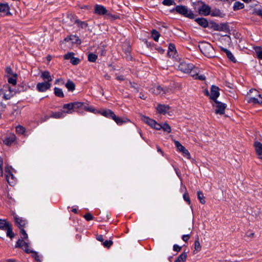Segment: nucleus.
I'll list each match as a JSON object with an SVG mask.
<instances>
[{"label":"nucleus","instance_id":"nucleus-17","mask_svg":"<svg viewBox=\"0 0 262 262\" xmlns=\"http://www.w3.org/2000/svg\"><path fill=\"white\" fill-rule=\"evenodd\" d=\"M41 77L46 82H49V83H50L52 81V78L50 73L47 71H45L41 72Z\"/></svg>","mask_w":262,"mask_h":262},{"label":"nucleus","instance_id":"nucleus-43","mask_svg":"<svg viewBox=\"0 0 262 262\" xmlns=\"http://www.w3.org/2000/svg\"><path fill=\"white\" fill-rule=\"evenodd\" d=\"M6 72L7 73V77L12 76L14 74H17L15 73H13L11 68L9 67H8L6 68Z\"/></svg>","mask_w":262,"mask_h":262},{"label":"nucleus","instance_id":"nucleus-41","mask_svg":"<svg viewBox=\"0 0 262 262\" xmlns=\"http://www.w3.org/2000/svg\"><path fill=\"white\" fill-rule=\"evenodd\" d=\"M63 108L68 109V111L66 112L67 113H71L72 112L71 111L74 109L73 103L64 104L63 105Z\"/></svg>","mask_w":262,"mask_h":262},{"label":"nucleus","instance_id":"nucleus-47","mask_svg":"<svg viewBox=\"0 0 262 262\" xmlns=\"http://www.w3.org/2000/svg\"><path fill=\"white\" fill-rule=\"evenodd\" d=\"M162 3L165 6H171L174 4V2L173 0H164Z\"/></svg>","mask_w":262,"mask_h":262},{"label":"nucleus","instance_id":"nucleus-53","mask_svg":"<svg viewBox=\"0 0 262 262\" xmlns=\"http://www.w3.org/2000/svg\"><path fill=\"white\" fill-rule=\"evenodd\" d=\"M53 116L55 118H60L63 117V113L61 112H58L54 114Z\"/></svg>","mask_w":262,"mask_h":262},{"label":"nucleus","instance_id":"nucleus-21","mask_svg":"<svg viewBox=\"0 0 262 262\" xmlns=\"http://www.w3.org/2000/svg\"><path fill=\"white\" fill-rule=\"evenodd\" d=\"M248 102L249 103H252L254 104H260L262 103V98L261 97L260 95H258V97H250L248 100Z\"/></svg>","mask_w":262,"mask_h":262},{"label":"nucleus","instance_id":"nucleus-28","mask_svg":"<svg viewBox=\"0 0 262 262\" xmlns=\"http://www.w3.org/2000/svg\"><path fill=\"white\" fill-rule=\"evenodd\" d=\"M224 51L225 52L227 56L230 61L234 63L236 62V60L235 58L230 51L227 49H224Z\"/></svg>","mask_w":262,"mask_h":262},{"label":"nucleus","instance_id":"nucleus-15","mask_svg":"<svg viewBox=\"0 0 262 262\" xmlns=\"http://www.w3.org/2000/svg\"><path fill=\"white\" fill-rule=\"evenodd\" d=\"M199 12L200 14L206 16L210 12V8L209 6L203 4L199 9Z\"/></svg>","mask_w":262,"mask_h":262},{"label":"nucleus","instance_id":"nucleus-48","mask_svg":"<svg viewBox=\"0 0 262 262\" xmlns=\"http://www.w3.org/2000/svg\"><path fill=\"white\" fill-rule=\"evenodd\" d=\"M85 219L88 221L93 219V216L90 213H87L84 215Z\"/></svg>","mask_w":262,"mask_h":262},{"label":"nucleus","instance_id":"nucleus-56","mask_svg":"<svg viewBox=\"0 0 262 262\" xmlns=\"http://www.w3.org/2000/svg\"><path fill=\"white\" fill-rule=\"evenodd\" d=\"M106 17L107 18H109L111 20L115 19L117 18L116 16L113 15L111 14V13H108L107 12L106 14Z\"/></svg>","mask_w":262,"mask_h":262},{"label":"nucleus","instance_id":"nucleus-32","mask_svg":"<svg viewBox=\"0 0 262 262\" xmlns=\"http://www.w3.org/2000/svg\"><path fill=\"white\" fill-rule=\"evenodd\" d=\"M188 73H189L191 76L195 79H197L199 73V70L193 66L192 69L190 70V72H189Z\"/></svg>","mask_w":262,"mask_h":262},{"label":"nucleus","instance_id":"nucleus-55","mask_svg":"<svg viewBox=\"0 0 262 262\" xmlns=\"http://www.w3.org/2000/svg\"><path fill=\"white\" fill-rule=\"evenodd\" d=\"M213 29L214 30H216V31H222L223 30V26H220L218 25H215L213 26Z\"/></svg>","mask_w":262,"mask_h":262},{"label":"nucleus","instance_id":"nucleus-10","mask_svg":"<svg viewBox=\"0 0 262 262\" xmlns=\"http://www.w3.org/2000/svg\"><path fill=\"white\" fill-rule=\"evenodd\" d=\"M5 171L6 172V178L8 183L10 185H13L15 184V178L12 173V172L10 171L8 168H5Z\"/></svg>","mask_w":262,"mask_h":262},{"label":"nucleus","instance_id":"nucleus-61","mask_svg":"<svg viewBox=\"0 0 262 262\" xmlns=\"http://www.w3.org/2000/svg\"><path fill=\"white\" fill-rule=\"evenodd\" d=\"M5 94V91L3 90V87L0 89V99H4L3 95Z\"/></svg>","mask_w":262,"mask_h":262},{"label":"nucleus","instance_id":"nucleus-38","mask_svg":"<svg viewBox=\"0 0 262 262\" xmlns=\"http://www.w3.org/2000/svg\"><path fill=\"white\" fill-rule=\"evenodd\" d=\"M174 142L177 148V150L181 152L183 150H184L185 149V147L184 146H183L178 141L174 140Z\"/></svg>","mask_w":262,"mask_h":262},{"label":"nucleus","instance_id":"nucleus-51","mask_svg":"<svg viewBox=\"0 0 262 262\" xmlns=\"http://www.w3.org/2000/svg\"><path fill=\"white\" fill-rule=\"evenodd\" d=\"M74 57V53L72 52L69 53L64 55V58L66 59H71Z\"/></svg>","mask_w":262,"mask_h":262},{"label":"nucleus","instance_id":"nucleus-7","mask_svg":"<svg viewBox=\"0 0 262 262\" xmlns=\"http://www.w3.org/2000/svg\"><path fill=\"white\" fill-rule=\"evenodd\" d=\"M193 68V64L188 63L185 61L181 62L178 67V69L180 71L185 73H188L190 70L192 69Z\"/></svg>","mask_w":262,"mask_h":262},{"label":"nucleus","instance_id":"nucleus-57","mask_svg":"<svg viewBox=\"0 0 262 262\" xmlns=\"http://www.w3.org/2000/svg\"><path fill=\"white\" fill-rule=\"evenodd\" d=\"M84 110L90 112H95V109L92 107L84 106Z\"/></svg>","mask_w":262,"mask_h":262},{"label":"nucleus","instance_id":"nucleus-3","mask_svg":"<svg viewBox=\"0 0 262 262\" xmlns=\"http://www.w3.org/2000/svg\"><path fill=\"white\" fill-rule=\"evenodd\" d=\"M0 229L6 231L7 236L10 238L12 239L14 236V234L12 232V226L6 220L0 219Z\"/></svg>","mask_w":262,"mask_h":262},{"label":"nucleus","instance_id":"nucleus-45","mask_svg":"<svg viewBox=\"0 0 262 262\" xmlns=\"http://www.w3.org/2000/svg\"><path fill=\"white\" fill-rule=\"evenodd\" d=\"M74 108H78L83 106V103L81 102H75L73 103Z\"/></svg>","mask_w":262,"mask_h":262},{"label":"nucleus","instance_id":"nucleus-62","mask_svg":"<svg viewBox=\"0 0 262 262\" xmlns=\"http://www.w3.org/2000/svg\"><path fill=\"white\" fill-rule=\"evenodd\" d=\"M197 79H200V80H205V76H204V75H200L198 74V78H197Z\"/></svg>","mask_w":262,"mask_h":262},{"label":"nucleus","instance_id":"nucleus-9","mask_svg":"<svg viewBox=\"0 0 262 262\" xmlns=\"http://www.w3.org/2000/svg\"><path fill=\"white\" fill-rule=\"evenodd\" d=\"M150 91L151 93L157 95H163L169 92V89L168 88H163L160 85L153 87Z\"/></svg>","mask_w":262,"mask_h":262},{"label":"nucleus","instance_id":"nucleus-30","mask_svg":"<svg viewBox=\"0 0 262 262\" xmlns=\"http://www.w3.org/2000/svg\"><path fill=\"white\" fill-rule=\"evenodd\" d=\"M194 252H195V251L196 252H199L201 250V249H202V247H201V244L199 242V237H197L195 242H194Z\"/></svg>","mask_w":262,"mask_h":262},{"label":"nucleus","instance_id":"nucleus-2","mask_svg":"<svg viewBox=\"0 0 262 262\" xmlns=\"http://www.w3.org/2000/svg\"><path fill=\"white\" fill-rule=\"evenodd\" d=\"M174 10L178 13L184 15L185 17H188L190 19L194 18V15L190 9H188L186 6L180 5L177 6Z\"/></svg>","mask_w":262,"mask_h":262},{"label":"nucleus","instance_id":"nucleus-52","mask_svg":"<svg viewBox=\"0 0 262 262\" xmlns=\"http://www.w3.org/2000/svg\"><path fill=\"white\" fill-rule=\"evenodd\" d=\"M113 244V242L112 241H105L103 245L105 247H110Z\"/></svg>","mask_w":262,"mask_h":262},{"label":"nucleus","instance_id":"nucleus-8","mask_svg":"<svg viewBox=\"0 0 262 262\" xmlns=\"http://www.w3.org/2000/svg\"><path fill=\"white\" fill-rule=\"evenodd\" d=\"M51 84L49 82H39L36 85V89L39 92H44L50 89Z\"/></svg>","mask_w":262,"mask_h":262},{"label":"nucleus","instance_id":"nucleus-20","mask_svg":"<svg viewBox=\"0 0 262 262\" xmlns=\"http://www.w3.org/2000/svg\"><path fill=\"white\" fill-rule=\"evenodd\" d=\"M74 22L77 24V27L79 29H84L88 27V24L86 21H83L78 19H74Z\"/></svg>","mask_w":262,"mask_h":262},{"label":"nucleus","instance_id":"nucleus-59","mask_svg":"<svg viewBox=\"0 0 262 262\" xmlns=\"http://www.w3.org/2000/svg\"><path fill=\"white\" fill-rule=\"evenodd\" d=\"M254 13L258 15L262 16V9L255 10Z\"/></svg>","mask_w":262,"mask_h":262},{"label":"nucleus","instance_id":"nucleus-12","mask_svg":"<svg viewBox=\"0 0 262 262\" xmlns=\"http://www.w3.org/2000/svg\"><path fill=\"white\" fill-rule=\"evenodd\" d=\"M24 239V238H22ZM16 247H20L21 248L24 250H25L27 253L31 252V250L29 249V246L28 243L24 241L23 239H19L16 245Z\"/></svg>","mask_w":262,"mask_h":262},{"label":"nucleus","instance_id":"nucleus-18","mask_svg":"<svg viewBox=\"0 0 262 262\" xmlns=\"http://www.w3.org/2000/svg\"><path fill=\"white\" fill-rule=\"evenodd\" d=\"M169 110V106L168 105L159 104L157 107L158 112L162 114H165Z\"/></svg>","mask_w":262,"mask_h":262},{"label":"nucleus","instance_id":"nucleus-49","mask_svg":"<svg viewBox=\"0 0 262 262\" xmlns=\"http://www.w3.org/2000/svg\"><path fill=\"white\" fill-rule=\"evenodd\" d=\"M80 60L78 58L73 57L71 59V62L74 64L76 65L79 63Z\"/></svg>","mask_w":262,"mask_h":262},{"label":"nucleus","instance_id":"nucleus-54","mask_svg":"<svg viewBox=\"0 0 262 262\" xmlns=\"http://www.w3.org/2000/svg\"><path fill=\"white\" fill-rule=\"evenodd\" d=\"M183 198L189 204H190V200L189 199V197L187 193H185L183 194Z\"/></svg>","mask_w":262,"mask_h":262},{"label":"nucleus","instance_id":"nucleus-64","mask_svg":"<svg viewBox=\"0 0 262 262\" xmlns=\"http://www.w3.org/2000/svg\"><path fill=\"white\" fill-rule=\"evenodd\" d=\"M130 84L131 85V86L133 88H134L135 89H136L137 90V84L135 83H133L132 82H129Z\"/></svg>","mask_w":262,"mask_h":262},{"label":"nucleus","instance_id":"nucleus-63","mask_svg":"<svg viewBox=\"0 0 262 262\" xmlns=\"http://www.w3.org/2000/svg\"><path fill=\"white\" fill-rule=\"evenodd\" d=\"M97 240L101 242L103 241V237L102 235H98L97 237Z\"/></svg>","mask_w":262,"mask_h":262},{"label":"nucleus","instance_id":"nucleus-1","mask_svg":"<svg viewBox=\"0 0 262 262\" xmlns=\"http://www.w3.org/2000/svg\"><path fill=\"white\" fill-rule=\"evenodd\" d=\"M199 47L201 52L205 56L211 58L215 56L214 49L209 43L207 42H201L200 43Z\"/></svg>","mask_w":262,"mask_h":262},{"label":"nucleus","instance_id":"nucleus-36","mask_svg":"<svg viewBox=\"0 0 262 262\" xmlns=\"http://www.w3.org/2000/svg\"><path fill=\"white\" fill-rule=\"evenodd\" d=\"M151 36L155 41H157L159 40L160 34L158 31L154 29L151 31Z\"/></svg>","mask_w":262,"mask_h":262},{"label":"nucleus","instance_id":"nucleus-58","mask_svg":"<svg viewBox=\"0 0 262 262\" xmlns=\"http://www.w3.org/2000/svg\"><path fill=\"white\" fill-rule=\"evenodd\" d=\"M181 247L177 245H174L173 246V250L177 252H179L181 250Z\"/></svg>","mask_w":262,"mask_h":262},{"label":"nucleus","instance_id":"nucleus-40","mask_svg":"<svg viewBox=\"0 0 262 262\" xmlns=\"http://www.w3.org/2000/svg\"><path fill=\"white\" fill-rule=\"evenodd\" d=\"M162 129L164 131L168 133L171 132V129L169 124L166 123H164L162 125Z\"/></svg>","mask_w":262,"mask_h":262},{"label":"nucleus","instance_id":"nucleus-6","mask_svg":"<svg viewBox=\"0 0 262 262\" xmlns=\"http://www.w3.org/2000/svg\"><path fill=\"white\" fill-rule=\"evenodd\" d=\"M3 90L5 91V94L3 95L4 99H10L15 93L14 91L8 85H4Z\"/></svg>","mask_w":262,"mask_h":262},{"label":"nucleus","instance_id":"nucleus-34","mask_svg":"<svg viewBox=\"0 0 262 262\" xmlns=\"http://www.w3.org/2000/svg\"><path fill=\"white\" fill-rule=\"evenodd\" d=\"M54 93L55 95L59 97H63L64 94L61 89L55 87L54 88Z\"/></svg>","mask_w":262,"mask_h":262},{"label":"nucleus","instance_id":"nucleus-19","mask_svg":"<svg viewBox=\"0 0 262 262\" xmlns=\"http://www.w3.org/2000/svg\"><path fill=\"white\" fill-rule=\"evenodd\" d=\"M177 52L174 45L172 43H169L168 47V55L169 57H171L172 58L175 57V55H176Z\"/></svg>","mask_w":262,"mask_h":262},{"label":"nucleus","instance_id":"nucleus-27","mask_svg":"<svg viewBox=\"0 0 262 262\" xmlns=\"http://www.w3.org/2000/svg\"><path fill=\"white\" fill-rule=\"evenodd\" d=\"M101 114L106 117L112 118L113 116L114 115L115 113L111 110H107L103 111L101 113Z\"/></svg>","mask_w":262,"mask_h":262},{"label":"nucleus","instance_id":"nucleus-26","mask_svg":"<svg viewBox=\"0 0 262 262\" xmlns=\"http://www.w3.org/2000/svg\"><path fill=\"white\" fill-rule=\"evenodd\" d=\"M7 77L8 81L9 83L12 84L14 85L16 84L17 74H14L12 76H8Z\"/></svg>","mask_w":262,"mask_h":262},{"label":"nucleus","instance_id":"nucleus-42","mask_svg":"<svg viewBox=\"0 0 262 262\" xmlns=\"http://www.w3.org/2000/svg\"><path fill=\"white\" fill-rule=\"evenodd\" d=\"M97 59V55L93 53H90L88 55V60L90 62H95Z\"/></svg>","mask_w":262,"mask_h":262},{"label":"nucleus","instance_id":"nucleus-22","mask_svg":"<svg viewBox=\"0 0 262 262\" xmlns=\"http://www.w3.org/2000/svg\"><path fill=\"white\" fill-rule=\"evenodd\" d=\"M254 146L256 154L258 156H262V144L258 141L255 142Z\"/></svg>","mask_w":262,"mask_h":262},{"label":"nucleus","instance_id":"nucleus-44","mask_svg":"<svg viewBox=\"0 0 262 262\" xmlns=\"http://www.w3.org/2000/svg\"><path fill=\"white\" fill-rule=\"evenodd\" d=\"M16 131L17 133L22 134L25 133V128L22 126L18 125L16 127Z\"/></svg>","mask_w":262,"mask_h":262},{"label":"nucleus","instance_id":"nucleus-25","mask_svg":"<svg viewBox=\"0 0 262 262\" xmlns=\"http://www.w3.org/2000/svg\"><path fill=\"white\" fill-rule=\"evenodd\" d=\"M15 140V136L14 135H11L7 137L4 141V143L7 145H10Z\"/></svg>","mask_w":262,"mask_h":262},{"label":"nucleus","instance_id":"nucleus-46","mask_svg":"<svg viewBox=\"0 0 262 262\" xmlns=\"http://www.w3.org/2000/svg\"><path fill=\"white\" fill-rule=\"evenodd\" d=\"M181 152H182V155H183V156L186 157L188 159H190V158H191L190 154L187 149H186L185 148Z\"/></svg>","mask_w":262,"mask_h":262},{"label":"nucleus","instance_id":"nucleus-37","mask_svg":"<svg viewBox=\"0 0 262 262\" xmlns=\"http://www.w3.org/2000/svg\"><path fill=\"white\" fill-rule=\"evenodd\" d=\"M244 5L239 2H236L234 4L233 9L234 10H237L244 8Z\"/></svg>","mask_w":262,"mask_h":262},{"label":"nucleus","instance_id":"nucleus-4","mask_svg":"<svg viewBox=\"0 0 262 262\" xmlns=\"http://www.w3.org/2000/svg\"><path fill=\"white\" fill-rule=\"evenodd\" d=\"M15 224L16 226L20 229V234L21 235V238H27L28 235L26 233V231L24 230V228L25 227L26 224V221L25 220H23L22 218L15 217Z\"/></svg>","mask_w":262,"mask_h":262},{"label":"nucleus","instance_id":"nucleus-14","mask_svg":"<svg viewBox=\"0 0 262 262\" xmlns=\"http://www.w3.org/2000/svg\"><path fill=\"white\" fill-rule=\"evenodd\" d=\"M107 10L105 8L101 5H96L94 9L95 13L98 15H104L106 14Z\"/></svg>","mask_w":262,"mask_h":262},{"label":"nucleus","instance_id":"nucleus-60","mask_svg":"<svg viewBox=\"0 0 262 262\" xmlns=\"http://www.w3.org/2000/svg\"><path fill=\"white\" fill-rule=\"evenodd\" d=\"M190 237V236L188 234H187V235H184L183 236H182V239L186 242L188 241V239Z\"/></svg>","mask_w":262,"mask_h":262},{"label":"nucleus","instance_id":"nucleus-13","mask_svg":"<svg viewBox=\"0 0 262 262\" xmlns=\"http://www.w3.org/2000/svg\"><path fill=\"white\" fill-rule=\"evenodd\" d=\"M10 7L8 4L0 3V13H3L5 15H11Z\"/></svg>","mask_w":262,"mask_h":262},{"label":"nucleus","instance_id":"nucleus-11","mask_svg":"<svg viewBox=\"0 0 262 262\" xmlns=\"http://www.w3.org/2000/svg\"><path fill=\"white\" fill-rule=\"evenodd\" d=\"M219 88L215 85H212L211 88V94L210 98L214 101L216 100V98L219 96Z\"/></svg>","mask_w":262,"mask_h":262},{"label":"nucleus","instance_id":"nucleus-39","mask_svg":"<svg viewBox=\"0 0 262 262\" xmlns=\"http://www.w3.org/2000/svg\"><path fill=\"white\" fill-rule=\"evenodd\" d=\"M255 53L257 57L260 59H262V48L256 47L255 49Z\"/></svg>","mask_w":262,"mask_h":262},{"label":"nucleus","instance_id":"nucleus-50","mask_svg":"<svg viewBox=\"0 0 262 262\" xmlns=\"http://www.w3.org/2000/svg\"><path fill=\"white\" fill-rule=\"evenodd\" d=\"M162 124L158 123L157 122L155 121V124H154V125H152L151 127L157 130H160L162 129Z\"/></svg>","mask_w":262,"mask_h":262},{"label":"nucleus","instance_id":"nucleus-29","mask_svg":"<svg viewBox=\"0 0 262 262\" xmlns=\"http://www.w3.org/2000/svg\"><path fill=\"white\" fill-rule=\"evenodd\" d=\"M195 21L203 27L205 28L208 26V22L204 18H197L195 19Z\"/></svg>","mask_w":262,"mask_h":262},{"label":"nucleus","instance_id":"nucleus-5","mask_svg":"<svg viewBox=\"0 0 262 262\" xmlns=\"http://www.w3.org/2000/svg\"><path fill=\"white\" fill-rule=\"evenodd\" d=\"M213 106L215 107V112L217 114L223 115L225 113L226 105L225 103L215 100Z\"/></svg>","mask_w":262,"mask_h":262},{"label":"nucleus","instance_id":"nucleus-23","mask_svg":"<svg viewBox=\"0 0 262 262\" xmlns=\"http://www.w3.org/2000/svg\"><path fill=\"white\" fill-rule=\"evenodd\" d=\"M64 40L67 41L71 40L72 43H74L77 44H80L81 43V41L78 38V37L74 35L66 38Z\"/></svg>","mask_w":262,"mask_h":262},{"label":"nucleus","instance_id":"nucleus-16","mask_svg":"<svg viewBox=\"0 0 262 262\" xmlns=\"http://www.w3.org/2000/svg\"><path fill=\"white\" fill-rule=\"evenodd\" d=\"M113 119L115 122L118 125H122L124 123H126L129 121V120L126 118H120L116 116L115 114L113 116L112 118Z\"/></svg>","mask_w":262,"mask_h":262},{"label":"nucleus","instance_id":"nucleus-31","mask_svg":"<svg viewBox=\"0 0 262 262\" xmlns=\"http://www.w3.org/2000/svg\"><path fill=\"white\" fill-rule=\"evenodd\" d=\"M187 258V253H181L174 262H185Z\"/></svg>","mask_w":262,"mask_h":262},{"label":"nucleus","instance_id":"nucleus-35","mask_svg":"<svg viewBox=\"0 0 262 262\" xmlns=\"http://www.w3.org/2000/svg\"><path fill=\"white\" fill-rule=\"evenodd\" d=\"M198 198L199 200L201 203L204 204L206 203L205 198L202 192L199 191L197 192Z\"/></svg>","mask_w":262,"mask_h":262},{"label":"nucleus","instance_id":"nucleus-33","mask_svg":"<svg viewBox=\"0 0 262 262\" xmlns=\"http://www.w3.org/2000/svg\"><path fill=\"white\" fill-rule=\"evenodd\" d=\"M66 86L69 91H73L75 89V84L71 80H68L66 84Z\"/></svg>","mask_w":262,"mask_h":262},{"label":"nucleus","instance_id":"nucleus-24","mask_svg":"<svg viewBox=\"0 0 262 262\" xmlns=\"http://www.w3.org/2000/svg\"><path fill=\"white\" fill-rule=\"evenodd\" d=\"M141 120L145 122L146 123H147V124H148L149 126H150L151 127L152 126V125H154V124H155V121L154 120H152L147 117H146L145 116H141Z\"/></svg>","mask_w":262,"mask_h":262}]
</instances>
